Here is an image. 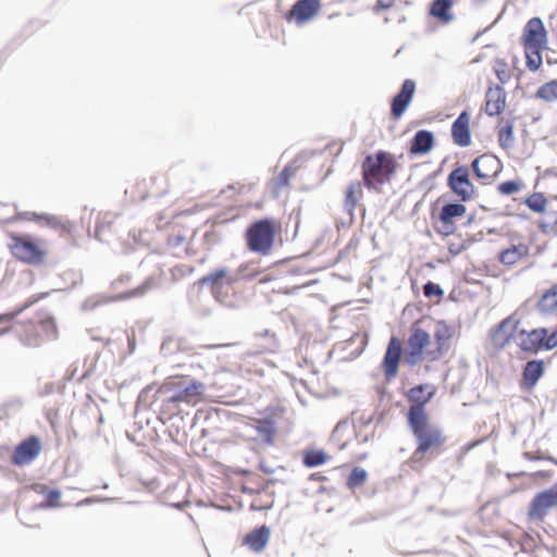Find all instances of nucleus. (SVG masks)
<instances>
[{
	"mask_svg": "<svg viewBox=\"0 0 557 557\" xmlns=\"http://www.w3.org/2000/svg\"><path fill=\"white\" fill-rule=\"evenodd\" d=\"M435 394L436 387L433 384H419L407 393L411 406L406 418L416 441V448L406 463L416 471L441 455L446 447L447 435L442 428L432 422L425 409V405Z\"/></svg>",
	"mask_w": 557,
	"mask_h": 557,
	"instance_id": "f257e3e1",
	"label": "nucleus"
},
{
	"mask_svg": "<svg viewBox=\"0 0 557 557\" xmlns=\"http://www.w3.org/2000/svg\"><path fill=\"white\" fill-rule=\"evenodd\" d=\"M399 164L395 157L383 150L368 154L361 163L363 184L368 189L381 190L395 176Z\"/></svg>",
	"mask_w": 557,
	"mask_h": 557,
	"instance_id": "f03ea898",
	"label": "nucleus"
},
{
	"mask_svg": "<svg viewBox=\"0 0 557 557\" xmlns=\"http://www.w3.org/2000/svg\"><path fill=\"white\" fill-rule=\"evenodd\" d=\"M521 45L524 49L527 67L535 72L542 63V52L547 47V30L540 17L530 18L523 27Z\"/></svg>",
	"mask_w": 557,
	"mask_h": 557,
	"instance_id": "7ed1b4c3",
	"label": "nucleus"
},
{
	"mask_svg": "<svg viewBox=\"0 0 557 557\" xmlns=\"http://www.w3.org/2000/svg\"><path fill=\"white\" fill-rule=\"evenodd\" d=\"M441 357V348L435 346L429 332L420 326V322L413 323L405 350L406 363L417 366L422 361H436Z\"/></svg>",
	"mask_w": 557,
	"mask_h": 557,
	"instance_id": "20e7f679",
	"label": "nucleus"
},
{
	"mask_svg": "<svg viewBox=\"0 0 557 557\" xmlns=\"http://www.w3.org/2000/svg\"><path fill=\"white\" fill-rule=\"evenodd\" d=\"M463 201H442L437 199L430 209L431 225L441 236H450L457 231V223L467 214Z\"/></svg>",
	"mask_w": 557,
	"mask_h": 557,
	"instance_id": "39448f33",
	"label": "nucleus"
},
{
	"mask_svg": "<svg viewBox=\"0 0 557 557\" xmlns=\"http://www.w3.org/2000/svg\"><path fill=\"white\" fill-rule=\"evenodd\" d=\"M8 236L10 238L8 248L15 259L30 265H39L46 262L48 248L44 239L15 233H9Z\"/></svg>",
	"mask_w": 557,
	"mask_h": 557,
	"instance_id": "423d86ee",
	"label": "nucleus"
},
{
	"mask_svg": "<svg viewBox=\"0 0 557 557\" xmlns=\"http://www.w3.org/2000/svg\"><path fill=\"white\" fill-rule=\"evenodd\" d=\"M157 393L165 396L160 407L161 419L170 420L178 412V405L189 401L195 395V387L186 386L182 377H170L161 384Z\"/></svg>",
	"mask_w": 557,
	"mask_h": 557,
	"instance_id": "0eeeda50",
	"label": "nucleus"
},
{
	"mask_svg": "<svg viewBox=\"0 0 557 557\" xmlns=\"http://www.w3.org/2000/svg\"><path fill=\"white\" fill-rule=\"evenodd\" d=\"M278 230V223L271 219L253 222L246 231L248 249L261 255L270 253Z\"/></svg>",
	"mask_w": 557,
	"mask_h": 557,
	"instance_id": "6e6552de",
	"label": "nucleus"
},
{
	"mask_svg": "<svg viewBox=\"0 0 557 557\" xmlns=\"http://www.w3.org/2000/svg\"><path fill=\"white\" fill-rule=\"evenodd\" d=\"M16 334L24 345L38 347L45 342L55 338L58 330L54 320L47 318L20 324Z\"/></svg>",
	"mask_w": 557,
	"mask_h": 557,
	"instance_id": "1a4fd4ad",
	"label": "nucleus"
},
{
	"mask_svg": "<svg viewBox=\"0 0 557 557\" xmlns=\"http://www.w3.org/2000/svg\"><path fill=\"white\" fill-rule=\"evenodd\" d=\"M447 186L459 201H470L476 195V188L470 178V170L466 165H458L448 174Z\"/></svg>",
	"mask_w": 557,
	"mask_h": 557,
	"instance_id": "9d476101",
	"label": "nucleus"
},
{
	"mask_svg": "<svg viewBox=\"0 0 557 557\" xmlns=\"http://www.w3.org/2000/svg\"><path fill=\"white\" fill-rule=\"evenodd\" d=\"M520 319L516 314H510L503 319L498 324L490 330L488 339L496 350L506 348L513 339L517 343Z\"/></svg>",
	"mask_w": 557,
	"mask_h": 557,
	"instance_id": "9b49d317",
	"label": "nucleus"
},
{
	"mask_svg": "<svg viewBox=\"0 0 557 557\" xmlns=\"http://www.w3.org/2000/svg\"><path fill=\"white\" fill-rule=\"evenodd\" d=\"M321 8V0H297L284 14V20L287 23H295L298 26H302L315 18Z\"/></svg>",
	"mask_w": 557,
	"mask_h": 557,
	"instance_id": "f8f14e48",
	"label": "nucleus"
},
{
	"mask_svg": "<svg viewBox=\"0 0 557 557\" xmlns=\"http://www.w3.org/2000/svg\"><path fill=\"white\" fill-rule=\"evenodd\" d=\"M472 172L481 184H491L502 172V161L492 153H483L471 163Z\"/></svg>",
	"mask_w": 557,
	"mask_h": 557,
	"instance_id": "ddd939ff",
	"label": "nucleus"
},
{
	"mask_svg": "<svg viewBox=\"0 0 557 557\" xmlns=\"http://www.w3.org/2000/svg\"><path fill=\"white\" fill-rule=\"evenodd\" d=\"M42 444L40 440L33 435L23 440L14 449L11 456V462L15 466H25L30 463L41 453Z\"/></svg>",
	"mask_w": 557,
	"mask_h": 557,
	"instance_id": "4468645a",
	"label": "nucleus"
},
{
	"mask_svg": "<svg viewBox=\"0 0 557 557\" xmlns=\"http://www.w3.org/2000/svg\"><path fill=\"white\" fill-rule=\"evenodd\" d=\"M401 341L396 336H392L387 344V348L381 363V369L387 381L396 377V375L398 374V367L401 360Z\"/></svg>",
	"mask_w": 557,
	"mask_h": 557,
	"instance_id": "2eb2a0df",
	"label": "nucleus"
},
{
	"mask_svg": "<svg viewBox=\"0 0 557 557\" xmlns=\"http://www.w3.org/2000/svg\"><path fill=\"white\" fill-rule=\"evenodd\" d=\"M557 506V488H549L534 496L529 508L530 520H543L548 511Z\"/></svg>",
	"mask_w": 557,
	"mask_h": 557,
	"instance_id": "dca6fc26",
	"label": "nucleus"
},
{
	"mask_svg": "<svg viewBox=\"0 0 557 557\" xmlns=\"http://www.w3.org/2000/svg\"><path fill=\"white\" fill-rule=\"evenodd\" d=\"M546 329L539 327L531 331L519 329L517 346L525 354H537L542 350V341L545 339Z\"/></svg>",
	"mask_w": 557,
	"mask_h": 557,
	"instance_id": "f3484780",
	"label": "nucleus"
},
{
	"mask_svg": "<svg viewBox=\"0 0 557 557\" xmlns=\"http://www.w3.org/2000/svg\"><path fill=\"white\" fill-rule=\"evenodd\" d=\"M165 183L166 180L163 176L158 177H149L144 178L139 182H136L132 187V196L134 198L144 200L148 196H162L168 191V188L164 186H158V182Z\"/></svg>",
	"mask_w": 557,
	"mask_h": 557,
	"instance_id": "a211bd4d",
	"label": "nucleus"
},
{
	"mask_svg": "<svg viewBox=\"0 0 557 557\" xmlns=\"http://www.w3.org/2000/svg\"><path fill=\"white\" fill-rule=\"evenodd\" d=\"M416 91V83L412 79H406L403 83L400 91L393 98L391 114L394 120H398L410 104Z\"/></svg>",
	"mask_w": 557,
	"mask_h": 557,
	"instance_id": "6ab92c4d",
	"label": "nucleus"
},
{
	"mask_svg": "<svg viewBox=\"0 0 557 557\" xmlns=\"http://www.w3.org/2000/svg\"><path fill=\"white\" fill-rule=\"evenodd\" d=\"M506 109V91L499 85L490 86L485 94L484 111L488 116L502 114Z\"/></svg>",
	"mask_w": 557,
	"mask_h": 557,
	"instance_id": "aec40b11",
	"label": "nucleus"
},
{
	"mask_svg": "<svg viewBox=\"0 0 557 557\" xmlns=\"http://www.w3.org/2000/svg\"><path fill=\"white\" fill-rule=\"evenodd\" d=\"M451 137L459 147H468L471 144L470 115L462 111L451 125Z\"/></svg>",
	"mask_w": 557,
	"mask_h": 557,
	"instance_id": "412c9836",
	"label": "nucleus"
},
{
	"mask_svg": "<svg viewBox=\"0 0 557 557\" xmlns=\"http://www.w3.org/2000/svg\"><path fill=\"white\" fill-rule=\"evenodd\" d=\"M544 362L543 360H530L525 363L522 371V379L520 386L524 391H532L537 384L539 380L544 374Z\"/></svg>",
	"mask_w": 557,
	"mask_h": 557,
	"instance_id": "4be33fe9",
	"label": "nucleus"
},
{
	"mask_svg": "<svg viewBox=\"0 0 557 557\" xmlns=\"http://www.w3.org/2000/svg\"><path fill=\"white\" fill-rule=\"evenodd\" d=\"M270 528L261 525L245 535L243 543L253 552H261L267 546L270 540Z\"/></svg>",
	"mask_w": 557,
	"mask_h": 557,
	"instance_id": "5701e85b",
	"label": "nucleus"
},
{
	"mask_svg": "<svg viewBox=\"0 0 557 557\" xmlns=\"http://www.w3.org/2000/svg\"><path fill=\"white\" fill-rule=\"evenodd\" d=\"M255 429L258 435L267 443L273 444L277 430V419L275 414H271L263 419L255 420Z\"/></svg>",
	"mask_w": 557,
	"mask_h": 557,
	"instance_id": "b1692460",
	"label": "nucleus"
},
{
	"mask_svg": "<svg viewBox=\"0 0 557 557\" xmlns=\"http://www.w3.org/2000/svg\"><path fill=\"white\" fill-rule=\"evenodd\" d=\"M434 146V136L431 132L421 129L418 131L410 145L411 154H424L428 153Z\"/></svg>",
	"mask_w": 557,
	"mask_h": 557,
	"instance_id": "393cba45",
	"label": "nucleus"
},
{
	"mask_svg": "<svg viewBox=\"0 0 557 557\" xmlns=\"http://www.w3.org/2000/svg\"><path fill=\"white\" fill-rule=\"evenodd\" d=\"M529 255V247L523 243L511 245L499 253V261L505 265H515Z\"/></svg>",
	"mask_w": 557,
	"mask_h": 557,
	"instance_id": "a878e982",
	"label": "nucleus"
},
{
	"mask_svg": "<svg viewBox=\"0 0 557 557\" xmlns=\"http://www.w3.org/2000/svg\"><path fill=\"white\" fill-rule=\"evenodd\" d=\"M513 121L500 120L497 125V139L502 149L508 151L515 146Z\"/></svg>",
	"mask_w": 557,
	"mask_h": 557,
	"instance_id": "bb28decb",
	"label": "nucleus"
},
{
	"mask_svg": "<svg viewBox=\"0 0 557 557\" xmlns=\"http://www.w3.org/2000/svg\"><path fill=\"white\" fill-rule=\"evenodd\" d=\"M453 5V0H434L430 8V14L441 23L448 24L454 20Z\"/></svg>",
	"mask_w": 557,
	"mask_h": 557,
	"instance_id": "cd10ccee",
	"label": "nucleus"
},
{
	"mask_svg": "<svg viewBox=\"0 0 557 557\" xmlns=\"http://www.w3.org/2000/svg\"><path fill=\"white\" fill-rule=\"evenodd\" d=\"M362 196H363V191H362L361 183L358 181L351 182L345 191V200H344L345 208L350 212L354 211L357 208Z\"/></svg>",
	"mask_w": 557,
	"mask_h": 557,
	"instance_id": "c85d7f7f",
	"label": "nucleus"
},
{
	"mask_svg": "<svg viewBox=\"0 0 557 557\" xmlns=\"http://www.w3.org/2000/svg\"><path fill=\"white\" fill-rule=\"evenodd\" d=\"M536 307L542 312H553L557 310V284H554L537 300Z\"/></svg>",
	"mask_w": 557,
	"mask_h": 557,
	"instance_id": "c756f323",
	"label": "nucleus"
},
{
	"mask_svg": "<svg viewBox=\"0 0 557 557\" xmlns=\"http://www.w3.org/2000/svg\"><path fill=\"white\" fill-rule=\"evenodd\" d=\"M536 97L546 101H557V79L543 84L536 91Z\"/></svg>",
	"mask_w": 557,
	"mask_h": 557,
	"instance_id": "7c9ffc66",
	"label": "nucleus"
},
{
	"mask_svg": "<svg viewBox=\"0 0 557 557\" xmlns=\"http://www.w3.org/2000/svg\"><path fill=\"white\" fill-rule=\"evenodd\" d=\"M524 203L531 211L541 214L544 213L547 208V200L541 193L531 194L525 198Z\"/></svg>",
	"mask_w": 557,
	"mask_h": 557,
	"instance_id": "2f4dec72",
	"label": "nucleus"
},
{
	"mask_svg": "<svg viewBox=\"0 0 557 557\" xmlns=\"http://www.w3.org/2000/svg\"><path fill=\"white\" fill-rule=\"evenodd\" d=\"M152 285H153V280L148 278L138 287L123 292V293L112 297V299L113 300H125V299L143 296L147 293L148 289L151 288Z\"/></svg>",
	"mask_w": 557,
	"mask_h": 557,
	"instance_id": "473e14b6",
	"label": "nucleus"
},
{
	"mask_svg": "<svg viewBox=\"0 0 557 557\" xmlns=\"http://www.w3.org/2000/svg\"><path fill=\"white\" fill-rule=\"evenodd\" d=\"M450 337H451L450 329L447 325L440 323L434 333V338H435L434 344L436 347L441 348L442 356L444 354L445 346H446L447 342L450 339Z\"/></svg>",
	"mask_w": 557,
	"mask_h": 557,
	"instance_id": "72a5a7b5",
	"label": "nucleus"
},
{
	"mask_svg": "<svg viewBox=\"0 0 557 557\" xmlns=\"http://www.w3.org/2000/svg\"><path fill=\"white\" fill-rule=\"evenodd\" d=\"M368 473L363 468L355 467L347 479V486L349 488L362 486L366 483Z\"/></svg>",
	"mask_w": 557,
	"mask_h": 557,
	"instance_id": "f704fd0d",
	"label": "nucleus"
},
{
	"mask_svg": "<svg viewBox=\"0 0 557 557\" xmlns=\"http://www.w3.org/2000/svg\"><path fill=\"white\" fill-rule=\"evenodd\" d=\"M493 70L500 83L505 84L511 78V71L506 61L497 59L494 62Z\"/></svg>",
	"mask_w": 557,
	"mask_h": 557,
	"instance_id": "c9c22d12",
	"label": "nucleus"
},
{
	"mask_svg": "<svg viewBox=\"0 0 557 557\" xmlns=\"http://www.w3.org/2000/svg\"><path fill=\"white\" fill-rule=\"evenodd\" d=\"M327 460V456L322 450H311L306 453L304 463L307 467H317L323 465Z\"/></svg>",
	"mask_w": 557,
	"mask_h": 557,
	"instance_id": "e433bc0d",
	"label": "nucleus"
},
{
	"mask_svg": "<svg viewBox=\"0 0 557 557\" xmlns=\"http://www.w3.org/2000/svg\"><path fill=\"white\" fill-rule=\"evenodd\" d=\"M295 170L290 166H285L274 181L275 188H283L288 186L290 178L294 176Z\"/></svg>",
	"mask_w": 557,
	"mask_h": 557,
	"instance_id": "4c0bfd02",
	"label": "nucleus"
},
{
	"mask_svg": "<svg viewBox=\"0 0 557 557\" xmlns=\"http://www.w3.org/2000/svg\"><path fill=\"white\" fill-rule=\"evenodd\" d=\"M521 188V183L517 181H506L498 185L497 190L502 195H513Z\"/></svg>",
	"mask_w": 557,
	"mask_h": 557,
	"instance_id": "58836bf2",
	"label": "nucleus"
},
{
	"mask_svg": "<svg viewBox=\"0 0 557 557\" xmlns=\"http://www.w3.org/2000/svg\"><path fill=\"white\" fill-rule=\"evenodd\" d=\"M282 481L281 479H270V480H255L253 475H250V478L247 480V483H252L255 486L251 487H244V490H249L250 492H259L261 490H264L268 487L269 484H273L275 482Z\"/></svg>",
	"mask_w": 557,
	"mask_h": 557,
	"instance_id": "ea45409f",
	"label": "nucleus"
},
{
	"mask_svg": "<svg viewBox=\"0 0 557 557\" xmlns=\"http://www.w3.org/2000/svg\"><path fill=\"white\" fill-rule=\"evenodd\" d=\"M21 311H22V309L18 311H12V312L0 314V324H5V326L0 330V335L4 334L5 332H8L11 329V323L13 322V320L17 317V314Z\"/></svg>",
	"mask_w": 557,
	"mask_h": 557,
	"instance_id": "a19ab883",
	"label": "nucleus"
},
{
	"mask_svg": "<svg viewBox=\"0 0 557 557\" xmlns=\"http://www.w3.org/2000/svg\"><path fill=\"white\" fill-rule=\"evenodd\" d=\"M557 347V330L552 332L548 335V331L546 330L545 339L542 341V350H550Z\"/></svg>",
	"mask_w": 557,
	"mask_h": 557,
	"instance_id": "79ce46f5",
	"label": "nucleus"
},
{
	"mask_svg": "<svg viewBox=\"0 0 557 557\" xmlns=\"http://www.w3.org/2000/svg\"><path fill=\"white\" fill-rule=\"evenodd\" d=\"M260 469L262 472H264L265 474H274L278 471H285V468L281 465H270L268 462V460L265 459H261L260 460Z\"/></svg>",
	"mask_w": 557,
	"mask_h": 557,
	"instance_id": "37998d69",
	"label": "nucleus"
},
{
	"mask_svg": "<svg viewBox=\"0 0 557 557\" xmlns=\"http://www.w3.org/2000/svg\"><path fill=\"white\" fill-rule=\"evenodd\" d=\"M61 493L58 490H50L46 494V504L49 507H57L60 505Z\"/></svg>",
	"mask_w": 557,
	"mask_h": 557,
	"instance_id": "c03bdc74",
	"label": "nucleus"
},
{
	"mask_svg": "<svg viewBox=\"0 0 557 557\" xmlns=\"http://www.w3.org/2000/svg\"><path fill=\"white\" fill-rule=\"evenodd\" d=\"M423 293H424L425 297L441 296L443 294V292L440 288V286L434 284V283H432V282H428L423 286Z\"/></svg>",
	"mask_w": 557,
	"mask_h": 557,
	"instance_id": "a18cd8bd",
	"label": "nucleus"
},
{
	"mask_svg": "<svg viewBox=\"0 0 557 557\" xmlns=\"http://www.w3.org/2000/svg\"><path fill=\"white\" fill-rule=\"evenodd\" d=\"M396 0H377L372 7V12L377 14L383 10H387L394 7Z\"/></svg>",
	"mask_w": 557,
	"mask_h": 557,
	"instance_id": "49530a36",
	"label": "nucleus"
},
{
	"mask_svg": "<svg viewBox=\"0 0 557 557\" xmlns=\"http://www.w3.org/2000/svg\"><path fill=\"white\" fill-rule=\"evenodd\" d=\"M53 226L60 230L61 235H71L73 231V224L70 222L55 223Z\"/></svg>",
	"mask_w": 557,
	"mask_h": 557,
	"instance_id": "de8ad7c7",
	"label": "nucleus"
},
{
	"mask_svg": "<svg viewBox=\"0 0 557 557\" xmlns=\"http://www.w3.org/2000/svg\"><path fill=\"white\" fill-rule=\"evenodd\" d=\"M129 281V276L128 275H123V276H120L119 278H116L115 281H113L112 283V287L114 289H119L122 285H124L125 283H127Z\"/></svg>",
	"mask_w": 557,
	"mask_h": 557,
	"instance_id": "09e8293b",
	"label": "nucleus"
},
{
	"mask_svg": "<svg viewBox=\"0 0 557 557\" xmlns=\"http://www.w3.org/2000/svg\"><path fill=\"white\" fill-rule=\"evenodd\" d=\"M554 186H557V173L547 177V188L553 190ZM553 197L557 199V193Z\"/></svg>",
	"mask_w": 557,
	"mask_h": 557,
	"instance_id": "8fccbe9b",
	"label": "nucleus"
},
{
	"mask_svg": "<svg viewBox=\"0 0 557 557\" xmlns=\"http://www.w3.org/2000/svg\"><path fill=\"white\" fill-rule=\"evenodd\" d=\"M463 246L462 245H456L454 243L449 244L448 250L453 255H458L462 251Z\"/></svg>",
	"mask_w": 557,
	"mask_h": 557,
	"instance_id": "3c124183",
	"label": "nucleus"
},
{
	"mask_svg": "<svg viewBox=\"0 0 557 557\" xmlns=\"http://www.w3.org/2000/svg\"><path fill=\"white\" fill-rule=\"evenodd\" d=\"M219 274H211V290L215 292V288L219 285Z\"/></svg>",
	"mask_w": 557,
	"mask_h": 557,
	"instance_id": "603ef678",
	"label": "nucleus"
},
{
	"mask_svg": "<svg viewBox=\"0 0 557 557\" xmlns=\"http://www.w3.org/2000/svg\"><path fill=\"white\" fill-rule=\"evenodd\" d=\"M207 281V277H202L201 280H199L197 286H198V292L200 290L202 284ZM196 287V285L194 286V288Z\"/></svg>",
	"mask_w": 557,
	"mask_h": 557,
	"instance_id": "864d4df0",
	"label": "nucleus"
}]
</instances>
